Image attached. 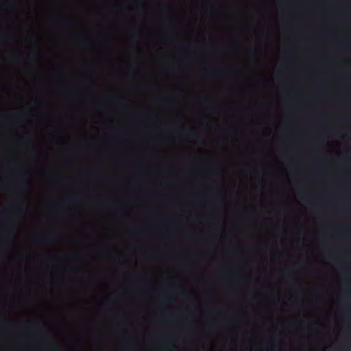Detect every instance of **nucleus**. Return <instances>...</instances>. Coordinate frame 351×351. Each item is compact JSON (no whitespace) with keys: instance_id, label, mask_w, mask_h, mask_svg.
<instances>
[{"instance_id":"obj_1","label":"nucleus","mask_w":351,"mask_h":351,"mask_svg":"<svg viewBox=\"0 0 351 351\" xmlns=\"http://www.w3.org/2000/svg\"><path fill=\"white\" fill-rule=\"evenodd\" d=\"M9 210L12 213H23L25 211V208L23 206H17Z\"/></svg>"},{"instance_id":"obj_2","label":"nucleus","mask_w":351,"mask_h":351,"mask_svg":"<svg viewBox=\"0 0 351 351\" xmlns=\"http://www.w3.org/2000/svg\"><path fill=\"white\" fill-rule=\"evenodd\" d=\"M74 95H75V94L71 92H64V96H65L66 97H68V98L72 97Z\"/></svg>"},{"instance_id":"obj_3","label":"nucleus","mask_w":351,"mask_h":351,"mask_svg":"<svg viewBox=\"0 0 351 351\" xmlns=\"http://www.w3.org/2000/svg\"><path fill=\"white\" fill-rule=\"evenodd\" d=\"M269 345L270 346V349L274 350L276 348V343L274 341H270Z\"/></svg>"},{"instance_id":"obj_4","label":"nucleus","mask_w":351,"mask_h":351,"mask_svg":"<svg viewBox=\"0 0 351 351\" xmlns=\"http://www.w3.org/2000/svg\"><path fill=\"white\" fill-rule=\"evenodd\" d=\"M30 156L32 157H36V152L35 150L31 151Z\"/></svg>"},{"instance_id":"obj_5","label":"nucleus","mask_w":351,"mask_h":351,"mask_svg":"<svg viewBox=\"0 0 351 351\" xmlns=\"http://www.w3.org/2000/svg\"><path fill=\"white\" fill-rule=\"evenodd\" d=\"M184 131V128L182 127H180L178 130V132H182Z\"/></svg>"},{"instance_id":"obj_6","label":"nucleus","mask_w":351,"mask_h":351,"mask_svg":"<svg viewBox=\"0 0 351 351\" xmlns=\"http://www.w3.org/2000/svg\"><path fill=\"white\" fill-rule=\"evenodd\" d=\"M52 348H53V350H57V346H56V345L53 346Z\"/></svg>"},{"instance_id":"obj_7","label":"nucleus","mask_w":351,"mask_h":351,"mask_svg":"<svg viewBox=\"0 0 351 351\" xmlns=\"http://www.w3.org/2000/svg\"><path fill=\"white\" fill-rule=\"evenodd\" d=\"M327 197H328V199H331V197H331L330 195H328V196H327Z\"/></svg>"}]
</instances>
